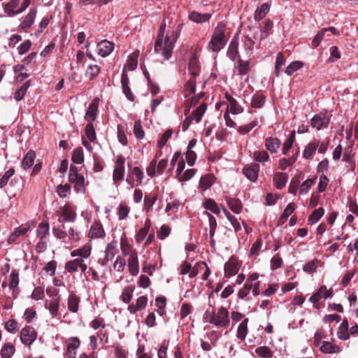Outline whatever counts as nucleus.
<instances>
[{
	"mask_svg": "<svg viewBox=\"0 0 358 358\" xmlns=\"http://www.w3.org/2000/svg\"><path fill=\"white\" fill-rule=\"evenodd\" d=\"M166 29V22L164 20L159 28L157 39L155 43V52L156 53L162 51V55L165 59H169L172 56L174 44L177 40V36L172 32L171 35L166 34L165 38L164 32Z\"/></svg>",
	"mask_w": 358,
	"mask_h": 358,
	"instance_id": "obj_1",
	"label": "nucleus"
},
{
	"mask_svg": "<svg viewBox=\"0 0 358 358\" xmlns=\"http://www.w3.org/2000/svg\"><path fill=\"white\" fill-rule=\"evenodd\" d=\"M206 322L213 324L217 328H227L230 324L229 311L227 308L221 306L217 310H206L204 313Z\"/></svg>",
	"mask_w": 358,
	"mask_h": 358,
	"instance_id": "obj_2",
	"label": "nucleus"
},
{
	"mask_svg": "<svg viewBox=\"0 0 358 358\" xmlns=\"http://www.w3.org/2000/svg\"><path fill=\"white\" fill-rule=\"evenodd\" d=\"M227 24L224 22H219L215 27L211 38L208 44V49L212 52H217L226 45L228 36L226 35Z\"/></svg>",
	"mask_w": 358,
	"mask_h": 358,
	"instance_id": "obj_3",
	"label": "nucleus"
},
{
	"mask_svg": "<svg viewBox=\"0 0 358 358\" xmlns=\"http://www.w3.org/2000/svg\"><path fill=\"white\" fill-rule=\"evenodd\" d=\"M188 70L191 75L184 86V94L185 96H190L196 91V78L200 74L201 65L196 54H193L189 59Z\"/></svg>",
	"mask_w": 358,
	"mask_h": 358,
	"instance_id": "obj_4",
	"label": "nucleus"
},
{
	"mask_svg": "<svg viewBox=\"0 0 358 358\" xmlns=\"http://www.w3.org/2000/svg\"><path fill=\"white\" fill-rule=\"evenodd\" d=\"M69 181L73 184V188L76 193L85 194L86 192L85 179L83 175L78 173V168L73 164L70 166Z\"/></svg>",
	"mask_w": 358,
	"mask_h": 358,
	"instance_id": "obj_5",
	"label": "nucleus"
},
{
	"mask_svg": "<svg viewBox=\"0 0 358 358\" xmlns=\"http://www.w3.org/2000/svg\"><path fill=\"white\" fill-rule=\"evenodd\" d=\"M125 158L122 155L117 156L116 159L113 172V180L115 185L119 184L124 180L125 174Z\"/></svg>",
	"mask_w": 358,
	"mask_h": 358,
	"instance_id": "obj_6",
	"label": "nucleus"
},
{
	"mask_svg": "<svg viewBox=\"0 0 358 358\" xmlns=\"http://www.w3.org/2000/svg\"><path fill=\"white\" fill-rule=\"evenodd\" d=\"M58 214L61 217L59 219L60 222H74L77 217L75 208L69 203H66L60 208Z\"/></svg>",
	"mask_w": 358,
	"mask_h": 358,
	"instance_id": "obj_7",
	"label": "nucleus"
},
{
	"mask_svg": "<svg viewBox=\"0 0 358 358\" xmlns=\"http://www.w3.org/2000/svg\"><path fill=\"white\" fill-rule=\"evenodd\" d=\"M330 119V116L324 113H317L310 120V126L317 131L327 129L329 125Z\"/></svg>",
	"mask_w": 358,
	"mask_h": 358,
	"instance_id": "obj_8",
	"label": "nucleus"
},
{
	"mask_svg": "<svg viewBox=\"0 0 358 358\" xmlns=\"http://www.w3.org/2000/svg\"><path fill=\"white\" fill-rule=\"evenodd\" d=\"M65 270L70 273L78 272L79 270L81 273H85L87 270V265L82 259L75 258L66 262L64 266Z\"/></svg>",
	"mask_w": 358,
	"mask_h": 358,
	"instance_id": "obj_9",
	"label": "nucleus"
},
{
	"mask_svg": "<svg viewBox=\"0 0 358 358\" xmlns=\"http://www.w3.org/2000/svg\"><path fill=\"white\" fill-rule=\"evenodd\" d=\"M37 332L31 326H25L20 331V340L27 346H30L37 338Z\"/></svg>",
	"mask_w": 358,
	"mask_h": 358,
	"instance_id": "obj_10",
	"label": "nucleus"
},
{
	"mask_svg": "<svg viewBox=\"0 0 358 358\" xmlns=\"http://www.w3.org/2000/svg\"><path fill=\"white\" fill-rule=\"evenodd\" d=\"M106 236L104 228L99 220H95L90 226L87 234L90 240L103 239Z\"/></svg>",
	"mask_w": 358,
	"mask_h": 358,
	"instance_id": "obj_11",
	"label": "nucleus"
},
{
	"mask_svg": "<svg viewBox=\"0 0 358 358\" xmlns=\"http://www.w3.org/2000/svg\"><path fill=\"white\" fill-rule=\"evenodd\" d=\"M334 295V290L332 288L327 289L326 285H322L309 299V301L313 303H317L321 299H327L331 298Z\"/></svg>",
	"mask_w": 358,
	"mask_h": 358,
	"instance_id": "obj_12",
	"label": "nucleus"
},
{
	"mask_svg": "<svg viewBox=\"0 0 358 358\" xmlns=\"http://www.w3.org/2000/svg\"><path fill=\"white\" fill-rule=\"evenodd\" d=\"M241 266V262L235 257H231L228 262L224 264V276L230 278L235 275Z\"/></svg>",
	"mask_w": 358,
	"mask_h": 358,
	"instance_id": "obj_13",
	"label": "nucleus"
},
{
	"mask_svg": "<svg viewBox=\"0 0 358 358\" xmlns=\"http://www.w3.org/2000/svg\"><path fill=\"white\" fill-rule=\"evenodd\" d=\"M260 167L257 163L245 166L242 170L243 174L251 182H256L259 177Z\"/></svg>",
	"mask_w": 358,
	"mask_h": 358,
	"instance_id": "obj_14",
	"label": "nucleus"
},
{
	"mask_svg": "<svg viewBox=\"0 0 358 358\" xmlns=\"http://www.w3.org/2000/svg\"><path fill=\"white\" fill-rule=\"evenodd\" d=\"M224 97L229 103L227 110H228L230 113L232 115H238L243 112V108L228 92L224 93Z\"/></svg>",
	"mask_w": 358,
	"mask_h": 358,
	"instance_id": "obj_15",
	"label": "nucleus"
},
{
	"mask_svg": "<svg viewBox=\"0 0 358 358\" xmlns=\"http://www.w3.org/2000/svg\"><path fill=\"white\" fill-rule=\"evenodd\" d=\"M31 229V224L27 222L16 227L14 231L9 236L7 242L9 245L14 243L17 239L22 235L26 234Z\"/></svg>",
	"mask_w": 358,
	"mask_h": 358,
	"instance_id": "obj_16",
	"label": "nucleus"
},
{
	"mask_svg": "<svg viewBox=\"0 0 358 358\" xmlns=\"http://www.w3.org/2000/svg\"><path fill=\"white\" fill-rule=\"evenodd\" d=\"M238 45L239 36L238 33H236L231 39L227 52L228 57L232 61H235L239 57Z\"/></svg>",
	"mask_w": 358,
	"mask_h": 358,
	"instance_id": "obj_17",
	"label": "nucleus"
},
{
	"mask_svg": "<svg viewBox=\"0 0 358 358\" xmlns=\"http://www.w3.org/2000/svg\"><path fill=\"white\" fill-rule=\"evenodd\" d=\"M115 44L106 39L101 41L97 44L98 54L102 57L108 56L114 50Z\"/></svg>",
	"mask_w": 358,
	"mask_h": 358,
	"instance_id": "obj_18",
	"label": "nucleus"
},
{
	"mask_svg": "<svg viewBox=\"0 0 358 358\" xmlns=\"http://www.w3.org/2000/svg\"><path fill=\"white\" fill-rule=\"evenodd\" d=\"M281 144V141L277 137H267L264 140L265 148L271 154L277 153Z\"/></svg>",
	"mask_w": 358,
	"mask_h": 358,
	"instance_id": "obj_19",
	"label": "nucleus"
},
{
	"mask_svg": "<svg viewBox=\"0 0 358 358\" xmlns=\"http://www.w3.org/2000/svg\"><path fill=\"white\" fill-rule=\"evenodd\" d=\"M92 253V246L86 244L80 248L75 249L71 252V256L78 259H87Z\"/></svg>",
	"mask_w": 358,
	"mask_h": 358,
	"instance_id": "obj_20",
	"label": "nucleus"
},
{
	"mask_svg": "<svg viewBox=\"0 0 358 358\" xmlns=\"http://www.w3.org/2000/svg\"><path fill=\"white\" fill-rule=\"evenodd\" d=\"M148 304V297L141 296L137 298L135 304L129 305L127 310L131 314H135L138 311L144 310Z\"/></svg>",
	"mask_w": 358,
	"mask_h": 358,
	"instance_id": "obj_21",
	"label": "nucleus"
},
{
	"mask_svg": "<svg viewBox=\"0 0 358 358\" xmlns=\"http://www.w3.org/2000/svg\"><path fill=\"white\" fill-rule=\"evenodd\" d=\"M36 14L37 9L36 8H32L30 9L29 12L27 14V15L19 25V28L20 29L25 30L31 27L35 21Z\"/></svg>",
	"mask_w": 358,
	"mask_h": 358,
	"instance_id": "obj_22",
	"label": "nucleus"
},
{
	"mask_svg": "<svg viewBox=\"0 0 358 358\" xmlns=\"http://www.w3.org/2000/svg\"><path fill=\"white\" fill-rule=\"evenodd\" d=\"M127 267L129 273L136 276L139 273V261L138 253L128 257L127 259Z\"/></svg>",
	"mask_w": 358,
	"mask_h": 358,
	"instance_id": "obj_23",
	"label": "nucleus"
},
{
	"mask_svg": "<svg viewBox=\"0 0 358 358\" xmlns=\"http://www.w3.org/2000/svg\"><path fill=\"white\" fill-rule=\"evenodd\" d=\"M120 249L124 257H129L137 253L136 250L129 243L125 235L122 236L120 238Z\"/></svg>",
	"mask_w": 358,
	"mask_h": 358,
	"instance_id": "obj_24",
	"label": "nucleus"
},
{
	"mask_svg": "<svg viewBox=\"0 0 358 358\" xmlns=\"http://www.w3.org/2000/svg\"><path fill=\"white\" fill-rule=\"evenodd\" d=\"M319 145V140L314 139L313 141L308 143L303 151V157L308 160L311 159L313 155L315 154V152Z\"/></svg>",
	"mask_w": 358,
	"mask_h": 358,
	"instance_id": "obj_25",
	"label": "nucleus"
},
{
	"mask_svg": "<svg viewBox=\"0 0 358 358\" xmlns=\"http://www.w3.org/2000/svg\"><path fill=\"white\" fill-rule=\"evenodd\" d=\"M250 71V59L244 61L239 58L236 62V66L234 69V73L243 76L248 74Z\"/></svg>",
	"mask_w": 358,
	"mask_h": 358,
	"instance_id": "obj_26",
	"label": "nucleus"
},
{
	"mask_svg": "<svg viewBox=\"0 0 358 358\" xmlns=\"http://www.w3.org/2000/svg\"><path fill=\"white\" fill-rule=\"evenodd\" d=\"M20 2V0H10L8 3L3 4L5 13L9 17L22 13L20 8L16 10H15L19 6Z\"/></svg>",
	"mask_w": 358,
	"mask_h": 358,
	"instance_id": "obj_27",
	"label": "nucleus"
},
{
	"mask_svg": "<svg viewBox=\"0 0 358 358\" xmlns=\"http://www.w3.org/2000/svg\"><path fill=\"white\" fill-rule=\"evenodd\" d=\"M334 338H331V341H322V345L320 347V350L324 354H334L338 353L341 351V348L336 344H334Z\"/></svg>",
	"mask_w": 358,
	"mask_h": 358,
	"instance_id": "obj_28",
	"label": "nucleus"
},
{
	"mask_svg": "<svg viewBox=\"0 0 358 358\" xmlns=\"http://www.w3.org/2000/svg\"><path fill=\"white\" fill-rule=\"evenodd\" d=\"M99 99H94L90 104L85 115V120L89 122L95 120L98 110Z\"/></svg>",
	"mask_w": 358,
	"mask_h": 358,
	"instance_id": "obj_29",
	"label": "nucleus"
},
{
	"mask_svg": "<svg viewBox=\"0 0 358 358\" xmlns=\"http://www.w3.org/2000/svg\"><path fill=\"white\" fill-rule=\"evenodd\" d=\"M224 200L233 213L240 214L242 212L243 204L239 199L226 196Z\"/></svg>",
	"mask_w": 358,
	"mask_h": 358,
	"instance_id": "obj_30",
	"label": "nucleus"
},
{
	"mask_svg": "<svg viewBox=\"0 0 358 358\" xmlns=\"http://www.w3.org/2000/svg\"><path fill=\"white\" fill-rule=\"evenodd\" d=\"M271 2L264 3L260 6L257 7L254 13V19L255 21L259 22L263 20L268 13Z\"/></svg>",
	"mask_w": 358,
	"mask_h": 358,
	"instance_id": "obj_31",
	"label": "nucleus"
},
{
	"mask_svg": "<svg viewBox=\"0 0 358 358\" xmlns=\"http://www.w3.org/2000/svg\"><path fill=\"white\" fill-rule=\"evenodd\" d=\"M117 251V241L116 240H113L106 247L103 261H111L116 255Z\"/></svg>",
	"mask_w": 358,
	"mask_h": 358,
	"instance_id": "obj_32",
	"label": "nucleus"
},
{
	"mask_svg": "<svg viewBox=\"0 0 358 358\" xmlns=\"http://www.w3.org/2000/svg\"><path fill=\"white\" fill-rule=\"evenodd\" d=\"M287 180V173L284 172H277L273 176V185L277 189H282L285 186Z\"/></svg>",
	"mask_w": 358,
	"mask_h": 358,
	"instance_id": "obj_33",
	"label": "nucleus"
},
{
	"mask_svg": "<svg viewBox=\"0 0 358 358\" xmlns=\"http://www.w3.org/2000/svg\"><path fill=\"white\" fill-rule=\"evenodd\" d=\"M337 336L339 339L343 341H347L350 338V335L348 328V321L346 318L343 320V322L338 327Z\"/></svg>",
	"mask_w": 358,
	"mask_h": 358,
	"instance_id": "obj_34",
	"label": "nucleus"
},
{
	"mask_svg": "<svg viewBox=\"0 0 358 358\" xmlns=\"http://www.w3.org/2000/svg\"><path fill=\"white\" fill-rule=\"evenodd\" d=\"M212 17L210 13H200L196 11H192L189 14V19L196 23H204L208 22Z\"/></svg>",
	"mask_w": 358,
	"mask_h": 358,
	"instance_id": "obj_35",
	"label": "nucleus"
},
{
	"mask_svg": "<svg viewBox=\"0 0 358 358\" xmlns=\"http://www.w3.org/2000/svg\"><path fill=\"white\" fill-rule=\"evenodd\" d=\"M248 318H244L237 328L236 338L241 341H245L248 333Z\"/></svg>",
	"mask_w": 358,
	"mask_h": 358,
	"instance_id": "obj_36",
	"label": "nucleus"
},
{
	"mask_svg": "<svg viewBox=\"0 0 358 358\" xmlns=\"http://www.w3.org/2000/svg\"><path fill=\"white\" fill-rule=\"evenodd\" d=\"M255 43V42L252 37L248 35H243L242 38V45L248 57L252 54Z\"/></svg>",
	"mask_w": 358,
	"mask_h": 358,
	"instance_id": "obj_37",
	"label": "nucleus"
},
{
	"mask_svg": "<svg viewBox=\"0 0 358 358\" xmlns=\"http://www.w3.org/2000/svg\"><path fill=\"white\" fill-rule=\"evenodd\" d=\"M59 303L60 298L58 296L52 299L49 302L47 301L45 304V308L48 309L52 317H55L58 315Z\"/></svg>",
	"mask_w": 358,
	"mask_h": 358,
	"instance_id": "obj_38",
	"label": "nucleus"
},
{
	"mask_svg": "<svg viewBox=\"0 0 358 358\" xmlns=\"http://www.w3.org/2000/svg\"><path fill=\"white\" fill-rule=\"evenodd\" d=\"M215 177L214 175L208 173L201 178L199 186L203 191H206L215 183Z\"/></svg>",
	"mask_w": 358,
	"mask_h": 358,
	"instance_id": "obj_39",
	"label": "nucleus"
},
{
	"mask_svg": "<svg viewBox=\"0 0 358 358\" xmlns=\"http://www.w3.org/2000/svg\"><path fill=\"white\" fill-rule=\"evenodd\" d=\"M158 195L157 193H150L145 194L143 201V209L146 213L152 210V206L157 200Z\"/></svg>",
	"mask_w": 358,
	"mask_h": 358,
	"instance_id": "obj_40",
	"label": "nucleus"
},
{
	"mask_svg": "<svg viewBox=\"0 0 358 358\" xmlns=\"http://www.w3.org/2000/svg\"><path fill=\"white\" fill-rule=\"evenodd\" d=\"M71 343L67 344V356L69 358H75L76 350L80 347V341L77 337L71 338Z\"/></svg>",
	"mask_w": 358,
	"mask_h": 358,
	"instance_id": "obj_41",
	"label": "nucleus"
},
{
	"mask_svg": "<svg viewBox=\"0 0 358 358\" xmlns=\"http://www.w3.org/2000/svg\"><path fill=\"white\" fill-rule=\"evenodd\" d=\"M273 27V23L270 19H266L260 24L261 35L260 38L264 39L268 37L271 33Z\"/></svg>",
	"mask_w": 358,
	"mask_h": 358,
	"instance_id": "obj_42",
	"label": "nucleus"
},
{
	"mask_svg": "<svg viewBox=\"0 0 358 358\" xmlns=\"http://www.w3.org/2000/svg\"><path fill=\"white\" fill-rule=\"evenodd\" d=\"M151 227V222L150 220H146L143 227L140 229L135 236V239L137 243H141L144 241L149 232Z\"/></svg>",
	"mask_w": 358,
	"mask_h": 358,
	"instance_id": "obj_43",
	"label": "nucleus"
},
{
	"mask_svg": "<svg viewBox=\"0 0 358 358\" xmlns=\"http://www.w3.org/2000/svg\"><path fill=\"white\" fill-rule=\"evenodd\" d=\"M139 53V50H136L129 56L124 67L125 69H127L129 71H134L136 69Z\"/></svg>",
	"mask_w": 358,
	"mask_h": 358,
	"instance_id": "obj_44",
	"label": "nucleus"
},
{
	"mask_svg": "<svg viewBox=\"0 0 358 358\" xmlns=\"http://www.w3.org/2000/svg\"><path fill=\"white\" fill-rule=\"evenodd\" d=\"M36 158V153L34 150H29L25 156L23 157L22 161V166L24 169H28L31 168L34 163Z\"/></svg>",
	"mask_w": 358,
	"mask_h": 358,
	"instance_id": "obj_45",
	"label": "nucleus"
},
{
	"mask_svg": "<svg viewBox=\"0 0 358 358\" xmlns=\"http://www.w3.org/2000/svg\"><path fill=\"white\" fill-rule=\"evenodd\" d=\"M296 132L292 130L289 134V136L286 138L285 142L282 143V154L284 155H287L290 149L292 148L294 142L295 141Z\"/></svg>",
	"mask_w": 358,
	"mask_h": 358,
	"instance_id": "obj_46",
	"label": "nucleus"
},
{
	"mask_svg": "<svg viewBox=\"0 0 358 358\" xmlns=\"http://www.w3.org/2000/svg\"><path fill=\"white\" fill-rule=\"evenodd\" d=\"M266 102V96L260 92H256L252 97L251 107L261 108Z\"/></svg>",
	"mask_w": 358,
	"mask_h": 358,
	"instance_id": "obj_47",
	"label": "nucleus"
},
{
	"mask_svg": "<svg viewBox=\"0 0 358 358\" xmlns=\"http://www.w3.org/2000/svg\"><path fill=\"white\" fill-rule=\"evenodd\" d=\"M253 159L255 162L264 164L270 160L267 150H256L253 152Z\"/></svg>",
	"mask_w": 358,
	"mask_h": 358,
	"instance_id": "obj_48",
	"label": "nucleus"
},
{
	"mask_svg": "<svg viewBox=\"0 0 358 358\" xmlns=\"http://www.w3.org/2000/svg\"><path fill=\"white\" fill-rule=\"evenodd\" d=\"M80 298L75 294H71L68 298V309L71 313H76L79 308Z\"/></svg>",
	"mask_w": 358,
	"mask_h": 358,
	"instance_id": "obj_49",
	"label": "nucleus"
},
{
	"mask_svg": "<svg viewBox=\"0 0 358 358\" xmlns=\"http://www.w3.org/2000/svg\"><path fill=\"white\" fill-rule=\"evenodd\" d=\"M15 352V345L11 343H6L1 348L0 355L2 358H10L14 355Z\"/></svg>",
	"mask_w": 358,
	"mask_h": 358,
	"instance_id": "obj_50",
	"label": "nucleus"
},
{
	"mask_svg": "<svg viewBox=\"0 0 358 358\" xmlns=\"http://www.w3.org/2000/svg\"><path fill=\"white\" fill-rule=\"evenodd\" d=\"M101 72V67L97 64H90L85 71V76L90 80L96 78Z\"/></svg>",
	"mask_w": 358,
	"mask_h": 358,
	"instance_id": "obj_51",
	"label": "nucleus"
},
{
	"mask_svg": "<svg viewBox=\"0 0 358 358\" xmlns=\"http://www.w3.org/2000/svg\"><path fill=\"white\" fill-rule=\"evenodd\" d=\"M205 209L210 210L215 215H220V208L213 199H207L203 203Z\"/></svg>",
	"mask_w": 358,
	"mask_h": 358,
	"instance_id": "obj_52",
	"label": "nucleus"
},
{
	"mask_svg": "<svg viewBox=\"0 0 358 358\" xmlns=\"http://www.w3.org/2000/svg\"><path fill=\"white\" fill-rule=\"evenodd\" d=\"M297 159V154L289 158H282L279 160L278 168L281 171L286 170L288 167L292 166Z\"/></svg>",
	"mask_w": 358,
	"mask_h": 358,
	"instance_id": "obj_53",
	"label": "nucleus"
},
{
	"mask_svg": "<svg viewBox=\"0 0 358 358\" xmlns=\"http://www.w3.org/2000/svg\"><path fill=\"white\" fill-rule=\"evenodd\" d=\"M85 137L90 142L96 141V135L95 128L92 122H88L85 128Z\"/></svg>",
	"mask_w": 358,
	"mask_h": 358,
	"instance_id": "obj_54",
	"label": "nucleus"
},
{
	"mask_svg": "<svg viewBox=\"0 0 358 358\" xmlns=\"http://www.w3.org/2000/svg\"><path fill=\"white\" fill-rule=\"evenodd\" d=\"M255 353L261 358H272L273 356V351L266 345L257 347Z\"/></svg>",
	"mask_w": 358,
	"mask_h": 358,
	"instance_id": "obj_55",
	"label": "nucleus"
},
{
	"mask_svg": "<svg viewBox=\"0 0 358 358\" xmlns=\"http://www.w3.org/2000/svg\"><path fill=\"white\" fill-rule=\"evenodd\" d=\"M72 162L76 164H81L84 162V152L81 147H78L72 152Z\"/></svg>",
	"mask_w": 358,
	"mask_h": 358,
	"instance_id": "obj_56",
	"label": "nucleus"
},
{
	"mask_svg": "<svg viewBox=\"0 0 358 358\" xmlns=\"http://www.w3.org/2000/svg\"><path fill=\"white\" fill-rule=\"evenodd\" d=\"M50 226L47 222H41L38 226L36 231L37 236L41 239L43 240L45 236L49 234Z\"/></svg>",
	"mask_w": 358,
	"mask_h": 358,
	"instance_id": "obj_57",
	"label": "nucleus"
},
{
	"mask_svg": "<svg viewBox=\"0 0 358 358\" xmlns=\"http://www.w3.org/2000/svg\"><path fill=\"white\" fill-rule=\"evenodd\" d=\"M19 284V273L16 270H13L9 276V287L15 293L18 289Z\"/></svg>",
	"mask_w": 358,
	"mask_h": 358,
	"instance_id": "obj_58",
	"label": "nucleus"
},
{
	"mask_svg": "<svg viewBox=\"0 0 358 358\" xmlns=\"http://www.w3.org/2000/svg\"><path fill=\"white\" fill-rule=\"evenodd\" d=\"M324 210L322 207H320L317 209H315L308 217V223L310 224H315L324 215Z\"/></svg>",
	"mask_w": 358,
	"mask_h": 358,
	"instance_id": "obj_59",
	"label": "nucleus"
},
{
	"mask_svg": "<svg viewBox=\"0 0 358 358\" xmlns=\"http://www.w3.org/2000/svg\"><path fill=\"white\" fill-rule=\"evenodd\" d=\"M134 286L133 285H129V286H127L126 287L122 292V295H121V299L122 301L124 303H129V302L131 301L132 297H133V292L134 291Z\"/></svg>",
	"mask_w": 358,
	"mask_h": 358,
	"instance_id": "obj_60",
	"label": "nucleus"
},
{
	"mask_svg": "<svg viewBox=\"0 0 358 358\" xmlns=\"http://www.w3.org/2000/svg\"><path fill=\"white\" fill-rule=\"evenodd\" d=\"M206 108L207 104L206 103H202L195 110L193 111V119L196 123L200 122Z\"/></svg>",
	"mask_w": 358,
	"mask_h": 358,
	"instance_id": "obj_61",
	"label": "nucleus"
},
{
	"mask_svg": "<svg viewBox=\"0 0 358 358\" xmlns=\"http://www.w3.org/2000/svg\"><path fill=\"white\" fill-rule=\"evenodd\" d=\"M130 212V208L125 203H121L117 208V215L120 220L126 219Z\"/></svg>",
	"mask_w": 358,
	"mask_h": 358,
	"instance_id": "obj_62",
	"label": "nucleus"
},
{
	"mask_svg": "<svg viewBox=\"0 0 358 358\" xmlns=\"http://www.w3.org/2000/svg\"><path fill=\"white\" fill-rule=\"evenodd\" d=\"M134 134L135 137L138 140L143 139L145 136V132L143 129L141 122L139 120L135 121L134 123Z\"/></svg>",
	"mask_w": 358,
	"mask_h": 358,
	"instance_id": "obj_63",
	"label": "nucleus"
},
{
	"mask_svg": "<svg viewBox=\"0 0 358 358\" xmlns=\"http://www.w3.org/2000/svg\"><path fill=\"white\" fill-rule=\"evenodd\" d=\"M29 87V81H27L23 83V85L18 90H16L14 95L16 101H21L24 98Z\"/></svg>",
	"mask_w": 358,
	"mask_h": 358,
	"instance_id": "obj_64",
	"label": "nucleus"
}]
</instances>
